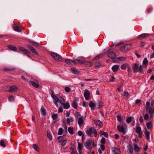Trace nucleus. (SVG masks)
<instances>
[{"label": "nucleus", "mask_w": 154, "mask_h": 154, "mask_svg": "<svg viewBox=\"0 0 154 154\" xmlns=\"http://www.w3.org/2000/svg\"><path fill=\"white\" fill-rule=\"evenodd\" d=\"M50 54L55 60L58 62L63 61V60L62 57L58 54L51 52L50 53Z\"/></svg>", "instance_id": "1"}, {"label": "nucleus", "mask_w": 154, "mask_h": 154, "mask_svg": "<svg viewBox=\"0 0 154 154\" xmlns=\"http://www.w3.org/2000/svg\"><path fill=\"white\" fill-rule=\"evenodd\" d=\"M86 132L88 136L91 137H92V133L94 134L95 137L97 136V133L96 130L93 127H91L89 129L87 130Z\"/></svg>", "instance_id": "2"}, {"label": "nucleus", "mask_w": 154, "mask_h": 154, "mask_svg": "<svg viewBox=\"0 0 154 154\" xmlns=\"http://www.w3.org/2000/svg\"><path fill=\"white\" fill-rule=\"evenodd\" d=\"M85 59L83 57L79 58V59H74L72 62L74 63L75 64H83L85 63Z\"/></svg>", "instance_id": "3"}, {"label": "nucleus", "mask_w": 154, "mask_h": 154, "mask_svg": "<svg viewBox=\"0 0 154 154\" xmlns=\"http://www.w3.org/2000/svg\"><path fill=\"white\" fill-rule=\"evenodd\" d=\"M91 140H88L84 144V145L85 147L87 149H90L91 151L92 149V147L91 146Z\"/></svg>", "instance_id": "4"}, {"label": "nucleus", "mask_w": 154, "mask_h": 154, "mask_svg": "<svg viewBox=\"0 0 154 154\" xmlns=\"http://www.w3.org/2000/svg\"><path fill=\"white\" fill-rule=\"evenodd\" d=\"M17 89V87L15 85H13L9 87L7 91L10 92H16Z\"/></svg>", "instance_id": "5"}, {"label": "nucleus", "mask_w": 154, "mask_h": 154, "mask_svg": "<svg viewBox=\"0 0 154 154\" xmlns=\"http://www.w3.org/2000/svg\"><path fill=\"white\" fill-rule=\"evenodd\" d=\"M136 132L139 134V137H142V132L141 131V129L140 127L137 126L136 129Z\"/></svg>", "instance_id": "6"}, {"label": "nucleus", "mask_w": 154, "mask_h": 154, "mask_svg": "<svg viewBox=\"0 0 154 154\" xmlns=\"http://www.w3.org/2000/svg\"><path fill=\"white\" fill-rule=\"evenodd\" d=\"M143 71L142 65H140L139 66L138 65L135 64V72H142Z\"/></svg>", "instance_id": "7"}, {"label": "nucleus", "mask_w": 154, "mask_h": 154, "mask_svg": "<svg viewBox=\"0 0 154 154\" xmlns=\"http://www.w3.org/2000/svg\"><path fill=\"white\" fill-rule=\"evenodd\" d=\"M27 47L30 51L36 55L38 54V52L31 45H28Z\"/></svg>", "instance_id": "8"}, {"label": "nucleus", "mask_w": 154, "mask_h": 154, "mask_svg": "<svg viewBox=\"0 0 154 154\" xmlns=\"http://www.w3.org/2000/svg\"><path fill=\"white\" fill-rule=\"evenodd\" d=\"M79 101L78 98L75 99L72 104V106L75 109H76L78 107L77 102Z\"/></svg>", "instance_id": "9"}, {"label": "nucleus", "mask_w": 154, "mask_h": 154, "mask_svg": "<svg viewBox=\"0 0 154 154\" xmlns=\"http://www.w3.org/2000/svg\"><path fill=\"white\" fill-rule=\"evenodd\" d=\"M51 97L55 101L54 103L56 105L57 104V103L59 102L60 101L59 99L56 95H54L53 94H51Z\"/></svg>", "instance_id": "10"}, {"label": "nucleus", "mask_w": 154, "mask_h": 154, "mask_svg": "<svg viewBox=\"0 0 154 154\" xmlns=\"http://www.w3.org/2000/svg\"><path fill=\"white\" fill-rule=\"evenodd\" d=\"M16 25L15 23H14L13 27L14 30L16 31L20 32L22 30V27L19 26H16Z\"/></svg>", "instance_id": "11"}, {"label": "nucleus", "mask_w": 154, "mask_h": 154, "mask_svg": "<svg viewBox=\"0 0 154 154\" xmlns=\"http://www.w3.org/2000/svg\"><path fill=\"white\" fill-rule=\"evenodd\" d=\"M84 95L86 100H88L89 99L90 97V92L88 90H86L84 92Z\"/></svg>", "instance_id": "12"}, {"label": "nucleus", "mask_w": 154, "mask_h": 154, "mask_svg": "<svg viewBox=\"0 0 154 154\" xmlns=\"http://www.w3.org/2000/svg\"><path fill=\"white\" fill-rule=\"evenodd\" d=\"M94 123L96 125H98L99 126L100 128L102 127L103 126V124L102 122L98 120H94Z\"/></svg>", "instance_id": "13"}, {"label": "nucleus", "mask_w": 154, "mask_h": 154, "mask_svg": "<svg viewBox=\"0 0 154 154\" xmlns=\"http://www.w3.org/2000/svg\"><path fill=\"white\" fill-rule=\"evenodd\" d=\"M37 82H36L32 81H29V83L35 87L38 88L39 87V85L38 83V82L37 81Z\"/></svg>", "instance_id": "14"}, {"label": "nucleus", "mask_w": 154, "mask_h": 154, "mask_svg": "<svg viewBox=\"0 0 154 154\" xmlns=\"http://www.w3.org/2000/svg\"><path fill=\"white\" fill-rule=\"evenodd\" d=\"M113 154H120V150L116 147L112 148V149Z\"/></svg>", "instance_id": "15"}, {"label": "nucleus", "mask_w": 154, "mask_h": 154, "mask_svg": "<svg viewBox=\"0 0 154 154\" xmlns=\"http://www.w3.org/2000/svg\"><path fill=\"white\" fill-rule=\"evenodd\" d=\"M116 54L113 52H110L108 53V57L111 59H114V58L116 57Z\"/></svg>", "instance_id": "16"}, {"label": "nucleus", "mask_w": 154, "mask_h": 154, "mask_svg": "<svg viewBox=\"0 0 154 154\" xmlns=\"http://www.w3.org/2000/svg\"><path fill=\"white\" fill-rule=\"evenodd\" d=\"M119 66L118 65H114L112 67V69L114 72H117L119 69Z\"/></svg>", "instance_id": "17"}, {"label": "nucleus", "mask_w": 154, "mask_h": 154, "mask_svg": "<svg viewBox=\"0 0 154 154\" xmlns=\"http://www.w3.org/2000/svg\"><path fill=\"white\" fill-rule=\"evenodd\" d=\"M78 119V124L80 127H82L84 122L83 119V116H81Z\"/></svg>", "instance_id": "18"}, {"label": "nucleus", "mask_w": 154, "mask_h": 154, "mask_svg": "<svg viewBox=\"0 0 154 154\" xmlns=\"http://www.w3.org/2000/svg\"><path fill=\"white\" fill-rule=\"evenodd\" d=\"M117 129L119 131L122 132L123 134H125V133L124 128L122 126L118 125L117 126Z\"/></svg>", "instance_id": "19"}, {"label": "nucleus", "mask_w": 154, "mask_h": 154, "mask_svg": "<svg viewBox=\"0 0 154 154\" xmlns=\"http://www.w3.org/2000/svg\"><path fill=\"white\" fill-rule=\"evenodd\" d=\"M89 106L91 107V110H93L95 109L96 105L94 103H93L92 101H91L89 103Z\"/></svg>", "instance_id": "20"}, {"label": "nucleus", "mask_w": 154, "mask_h": 154, "mask_svg": "<svg viewBox=\"0 0 154 154\" xmlns=\"http://www.w3.org/2000/svg\"><path fill=\"white\" fill-rule=\"evenodd\" d=\"M19 48L20 50L24 52L25 54H29L30 53V52L28 50L24 48L23 47H20Z\"/></svg>", "instance_id": "21"}, {"label": "nucleus", "mask_w": 154, "mask_h": 154, "mask_svg": "<svg viewBox=\"0 0 154 154\" xmlns=\"http://www.w3.org/2000/svg\"><path fill=\"white\" fill-rule=\"evenodd\" d=\"M144 134L145 135L146 138L147 140H150V133L146 129Z\"/></svg>", "instance_id": "22"}, {"label": "nucleus", "mask_w": 154, "mask_h": 154, "mask_svg": "<svg viewBox=\"0 0 154 154\" xmlns=\"http://www.w3.org/2000/svg\"><path fill=\"white\" fill-rule=\"evenodd\" d=\"M149 35L147 34L144 33L139 36L138 38L140 39H142L147 37Z\"/></svg>", "instance_id": "23"}, {"label": "nucleus", "mask_w": 154, "mask_h": 154, "mask_svg": "<svg viewBox=\"0 0 154 154\" xmlns=\"http://www.w3.org/2000/svg\"><path fill=\"white\" fill-rule=\"evenodd\" d=\"M71 69L72 72L75 74H78L80 73V72L76 68L72 67L71 68Z\"/></svg>", "instance_id": "24"}, {"label": "nucleus", "mask_w": 154, "mask_h": 154, "mask_svg": "<svg viewBox=\"0 0 154 154\" xmlns=\"http://www.w3.org/2000/svg\"><path fill=\"white\" fill-rule=\"evenodd\" d=\"M100 136L103 135L106 137H108V134L107 133L104 131H100Z\"/></svg>", "instance_id": "25"}, {"label": "nucleus", "mask_w": 154, "mask_h": 154, "mask_svg": "<svg viewBox=\"0 0 154 154\" xmlns=\"http://www.w3.org/2000/svg\"><path fill=\"white\" fill-rule=\"evenodd\" d=\"M133 149L132 146H131V145H129V146H128L127 152L129 154H132L133 153Z\"/></svg>", "instance_id": "26"}, {"label": "nucleus", "mask_w": 154, "mask_h": 154, "mask_svg": "<svg viewBox=\"0 0 154 154\" xmlns=\"http://www.w3.org/2000/svg\"><path fill=\"white\" fill-rule=\"evenodd\" d=\"M8 48L11 50L13 51H16L17 50V48L14 46L10 45L8 46Z\"/></svg>", "instance_id": "27"}, {"label": "nucleus", "mask_w": 154, "mask_h": 154, "mask_svg": "<svg viewBox=\"0 0 154 154\" xmlns=\"http://www.w3.org/2000/svg\"><path fill=\"white\" fill-rule=\"evenodd\" d=\"M62 105H63V108L66 109H68L70 107V105L68 102H66V103H64Z\"/></svg>", "instance_id": "28"}, {"label": "nucleus", "mask_w": 154, "mask_h": 154, "mask_svg": "<svg viewBox=\"0 0 154 154\" xmlns=\"http://www.w3.org/2000/svg\"><path fill=\"white\" fill-rule=\"evenodd\" d=\"M151 117H152L153 115L154 112V108L152 109V108H150L149 110L148 111Z\"/></svg>", "instance_id": "29"}, {"label": "nucleus", "mask_w": 154, "mask_h": 154, "mask_svg": "<svg viewBox=\"0 0 154 154\" xmlns=\"http://www.w3.org/2000/svg\"><path fill=\"white\" fill-rule=\"evenodd\" d=\"M41 111L42 114L43 116H45L46 114V110L43 107H42L41 109Z\"/></svg>", "instance_id": "30"}, {"label": "nucleus", "mask_w": 154, "mask_h": 154, "mask_svg": "<svg viewBox=\"0 0 154 154\" xmlns=\"http://www.w3.org/2000/svg\"><path fill=\"white\" fill-rule=\"evenodd\" d=\"M2 70L6 72H8L9 71H13L14 70L13 69L5 68H3L2 69Z\"/></svg>", "instance_id": "31"}, {"label": "nucleus", "mask_w": 154, "mask_h": 154, "mask_svg": "<svg viewBox=\"0 0 154 154\" xmlns=\"http://www.w3.org/2000/svg\"><path fill=\"white\" fill-rule=\"evenodd\" d=\"M141 104V100L137 99L135 100V104H137L138 106H140Z\"/></svg>", "instance_id": "32"}, {"label": "nucleus", "mask_w": 154, "mask_h": 154, "mask_svg": "<svg viewBox=\"0 0 154 154\" xmlns=\"http://www.w3.org/2000/svg\"><path fill=\"white\" fill-rule=\"evenodd\" d=\"M147 127L148 129H150L152 127V123L151 122H147L146 124Z\"/></svg>", "instance_id": "33"}, {"label": "nucleus", "mask_w": 154, "mask_h": 154, "mask_svg": "<svg viewBox=\"0 0 154 154\" xmlns=\"http://www.w3.org/2000/svg\"><path fill=\"white\" fill-rule=\"evenodd\" d=\"M98 108L100 109L102 108L103 106V102L101 101H99L98 102Z\"/></svg>", "instance_id": "34"}, {"label": "nucleus", "mask_w": 154, "mask_h": 154, "mask_svg": "<svg viewBox=\"0 0 154 154\" xmlns=\"http://www.w3.org/2000/svg\"><path fill=\"white\" fill-rule=\"evenodd\" d=\"M68 131L70 134H74L73 133V128L72 127H69L68 128Z\"/></svg>", "instance_id": "35"}, {"label": "nucleus", "mask_w": 154, "mask_h": 154, "mask_svg": "<svg viewBox=\"0 0 154 154\" xmlns=\"http://www.w3.org/2000/svg\"><path fill=\"white\" fill-rule=\"evenodd\" d=\"M148 61L146 58H145L143 62V64L145 66V67H146L148 64Z\"/></svg>", "instance_id": "36"}, {"label": "nucleus", "mask_w": 154, "mask_h": 154, "mask_svg": "<svg viewBox=\"0 0 154 154\" xmlns=\"http://www.w3.org/2000/svg\"><path fill=\"white\" fill-rule=\"evenodd\" d=\"M58 115L57 114H54L52 115V118L53 120H56L58 118Z\"/></svg>", "instance_id": "37"}, {"label": "nucleus", "mask_w": 154, "mask_h": 154, "mask_svg": "<svg viewBox=\"0 0 154 154\" xmlns=\"http://www.w3.org/2000/svg\"><path fill=\"white\" fill-rule=\"evenodd\" d=\"M85 63L87 67H90L92 64V63L90 61H85Z\"/></svg>", "instance_id": "38"}, {"label": "nucleus", "mask_w": 154, "mask_h": 154, "mask_svg": "<svg viewBox=\"0 0 154 154\" xmlns=\"http://www.w3.org/2000/svg\"><path fill=\"white\" fill-rule=\"evenodd\" d=\"M60 100L59 101V102L62 105L65 103V100L63 97H60Z\"/></svg>", "instance_id": "39"}, {"label": "nucleus", "mask_w": 154, "mask_h": 154, "mask_svg": "<svg viewBox=\"0 0 154 154\" xmlns=\"http://www.w3.org/2000/svg\"><path fill=\"white\" fill-rule=\"evenodd\" d=\"M58 141L59 143L61 142L64 139V137L62 136H60L57 138Z\"/></svg>", "instance_id": "40"}, {"label": "nucleus", "mask_w": 154, "mask_h": 154, "mask_svg": "<svg viewBox=\"0 0 154 154\" xmlns=\"http://www.w3.org/2000/svg\"><path fill=\"white\" fill-rule=\"evenodd\" d=\"M33 147L37 152H38L39 151V148L36 144H33Z\"/></svg>", "instance_id": "41"}, {"label": "nucleus", "mask_w": 154, "mask_h": 154, "mask_svg": "<svg viewBox=\"0 0 154 154\" xmlns=\"http://www.w3.org/2000/svg\"><path fill=\"white\" fill-rule=\"evenodd\" d=\"M5 142L3 140H1L0 141V145L3 147H6V144L5 143Z\"/></svg>", "instance_id": "42"}, {"label": "nucleus", "mask_w": 154, "mask_h": 154, "mask_svg": "<svg viewBox=\"0 0 154 154\" xmlns=\"http://www.w3.org/2000/svg\"><path fill=\"white\" fill-rule=\"evenodd\" d=\"M63 132V130L62 128H59L58 131V134L59 135H62Z\"/></svg>", "instance_id": "43"}, {"label": "nucleus", "mask_w": 154, "mask_h": 154, "mask_svg": "<svg viewBox=\"0 0 154 154\" xmlns=\"http://www.w3.org/2000/svg\"><path fill=\"white\" fill-rule=\"evenodd\" d=\"M133 118L131 116L128 117L126 119V122L128 123H129L132 120Z\"/></svg>", "instance_id": "44"}, {"label": "nucleus", "mask_w": 154, "mask_h": 154, "mask_svg": "<svg viewBox=\"0 0 154 154\" xmlns=\"http://www.w3.org/2000/svg\"><path fill=\"white\" fill-rule=\"evenodd\" d=\"M30 42L32 44V45L34 46L37 47L39 45L38 43L35 42H34L31 41Z\"/></svg>", "instance_id": "45"}, {"label": "nucleus", "mask_w": 154, "mask_h": 154, "mask_svg": "<svg viewBox=\"0 0 154 154\" xmlns=\"http://www.w3.org/2000/svg\"><path fill=\"white\" fill-rule=\"evenodd\" d=\"M130 45L128 44H126L125 45V47L126 52L128 51L130 49Z\"/></svg>", "instance_id": "46"}, {"label": "nucleus", "mask_w": 154, "mask_h": 154, "mask_svg": "<svg viewBox=\"0 0 154 154\" xmlns=\"http://www.w3.org/2000/svg\"><path fill=\"white\" fill-rule=\"evenodd\" d=\"M117 118L118 120V121L119 122H123L122 121V119L120 116L117 115Z\"/></svg>", "instance_id": "47"}, {"label": "nucleus", "mask_w": 154, "mask_h": 154, "mask_svg": "<svg viewBox=\"0 0 154 154\" xmlns=\"http://www.w3.org/2000/svg\"><path fill=\"white\" fill-rule=\"evenodd\" d=\"M113 59V62H118L120 61V60L119 59V57H118L117 58L115 57L114 58V59Z\"/></svg>", "instance_id": "48"}, {"label": "nucleus", "mask_w": 154, "mask_h": 154, "mask_svg": "<svg viewBox=\"0 0 154 154\" xmlns=\"http://www.w3.org/2000/svg\"><path fill=\"white\" fill-rule=\"evenodd\" d=\"M128 64H122L121 66V69L122 70H125L126 67H127Z\"/></svg>", "instance_id": "49"}, {"label": "nucleus", "mask_w": 154, "mask_h": 154, "mask_svg": "<svg viewBox=\"0 0 154 154\" xmlns=\"http://www.w3.org/2000/svg\"><path fill=\"white\" fill-rule=\"evenodd\" d=\"M146 111H148L149 109L150 103L149 102H147L146 103Z\"/></svg>", "instance_id": "50"}, {"label": "nucleus", "mask_w": 154, "mask_h": 154, "mask_svg": "<svg viewBox=\"0 0 154 154\" xmlns=\"http://www.w3.org/2000/svg\"><path fill=\"white\" fill-rule=\"evenodd\" d=\"M72 60H71L69 59H66L65 60V62L67 64H69L71 63L72 62Z\"/></svg>", "instance_id": "51"}, {"label": "nucleus", "mask_w": 154, "mask_h": 154, "mask_svg": "<svg viewBox=\"0 0 154 154\" xmlns=\"http://www.w3.org/2000/svg\"><path fill=\"white\" fill-rule=\"evenodd\" d=\"M8 100L10 101H14V98L13 96H10L8 97Z\"/></svg>", "instance_id": "52"}, {"label": "nucleus", "mask_w": 154, "mask_h": 154, "mask_svg": "<svg viewBox=\"0 0 154 154\" xmlns=\"http://www.w3.org/2000/svg\"><path fill=\"white\" fill-rule=\"evenodd\" d=\"M103 56V54H100L97 56H96L95 58L94 59L96 60L98 59Z\"/></svg>", "instance_id": "53"}, {"label": "nucleus", "mask_w": 154, "mask_h": 154, "mask_svg": "<svg viewBox=\"0 0 154 154\" xmlns=\"http://www.w3.org/2000/svg\"><path fill=\"white\" fill-rule=\"evenodd\" d=\"M47 135L48 137L50 140H52V135L50 132H47Z\"/></svg>", "instance_id": "54"}, {"label": "nucleus", "mask_w": 154, "mask_h": 154, "mask_svg": "<svg viewBox=\"0 0 154 154\" xmlns=\"http://www.w3.org/2000/svg\"><path fill=\"white\" fill-rule=\"evenodd\" d=\"M125 45H123V46L121 47L120 48V50L121 51L125 52H126V50L125 49Z\"/></svg>", "instance_id": "55"}, {"label": "nucleus", "mask_w": 154, "mask_h": 154, "mask_svg": "<svg viewBox=\"0 0 154 154\" xmlns=\"http://www.w3.org/2000/svg\"><path fill=\"white\" fill-rule=\"evenodd\" d=\"M100 143L103 144H104L105 143V139L104 137H103L101 138L100 140Z\"/></svg>", "instance_id": "56"}, {"label": "nucleus", "mask_w": 154, "mask_h": 154, "mask_svg": "<svg viewBox=\"0 0 154 154\" xmlns=\"http://www.w3.org/2000/svg\"><path fill=\"white\" fill-rule=\"evenodd\" d=\"M75 116L77 119H78L80 118V117L81 116H81V114L79 112H77L75 113Z\"/></svg>", "instance_id": "57"}, {"label": "nucleus", "mask_w": 154, "mask_h": 154, "mask_svg": "<svg viewBox=\"0 0 154 154\" xmlns=\"http://www.w3.org/2000/svg\"><path fill=\"white\" fill-rule=\"evenodd\" d=\"M135 152H139L140 151V148H139L137 145L135 144Z\"/></svg>", "instance_id": "58"}, {"label": "nucleus", "mask_w": 154, "mask_h": 154, "mask_svg": "<svg viewBox=\"0 0 154 154\" xmlns=\"http://www.w3.org/2000/svg\"><path fill=\"white\" fill-rule=\"evenodd\" d=\"M127 68L128 72L129 74L131 71V67L130 65L128 64V66Z\"/></svg>", "instance_id": "59"}, {"label": "nucleus", "mask_w": 154, "mask_h": 154, "mask_svg": "<svg viewBox=\"0 0 154 154\" xmlns=\"http://www.w3.org/2000/svg\"><path fill=\"white\" fill-rule=\"evenodd\" d=\"M119 59L120 60V61H125L126 60V58L125 57H119Z\"/></svg>", "instance_id": "60"}, {"label": "nucleus", "mask_w": 154, "mask_h": 154, "mask_svg": "<svg viewBox=\"0 0 154 154\" xmlns=\"http://www.w3.org/2000/svg\"><path fill=\"white\" fill-rule=\"evenodd\" d=\"M64 90L66 92H69L70 91V88L69 87H66L65 88Z\"/></svg>", "instance_id": "61"}, {"label": "nucleus", "mask_w": 154, "mask_h": 154, "mask_svg": "<svg viewBox=\"0 0 154 154\" xmlns=\"http://www.w3.org/2000/svg\"><path fill=\"white\" fill-rule=\"evenodd\" d=\"M78 148L80 150H82V145L79 143L78 145Z\"/></svg>", "instance_id": "62"}, {"label": "nucleus", "mask_w": 154, "mask_h": 154, "mask_svg": "<svg viewBox=\"0 0 154 154\" xmlns=\"http://www.w3.org/2000/svg\"><path fill=\"white\" fill-rule=\"evenodd\" d=\"M100 147L101 150L103 151L105 149V146L104 144H102L100 145Z\"/></svg>", "instance_id": "63"}, {"label": "nucleus", "mask_w": 154, "mask_h": 154, "mask_svg": "<svg viewBox=\"0 0 154 154\" xmlns=\"http://www.w3.org/2000/svg\"><path fill=\"white\" fill-rule=\"evenodd\" d=\"M66 143V140H63L62 143L61 145L62 146H65Z\"/></svg>", "instance_id": "64"}]
</instances>
